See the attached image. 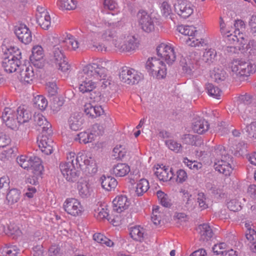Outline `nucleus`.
<instances>
[{"label": "nucleus", "mask_w": 256, "mask_h": 256, "mask_svg": "<svg viewBox=\"0 0 256 256\" xmlns=\"http://www.w3.org/2000/svg\"><path fill=\"white\" fill-rule=\"evenodd\" d=\"M59 8L62 10H72L76 6V0H61L58 3Z\"/></svg>", "instance_id": "42"}, {"label": "nucleus", "mask_w": 256, "mask_h": 256, "mask_svg": "<svg viewBox=\"0 0 256 256\" xmlns=\"http://www.w3.org/2000/svg\"><path fill=\"white\" fill-rule=\"evenodd\" d=\"M146 68L150 74L158 79L164 78L166 74V65H161L160 66L158 65H146Z\"/></svg>", "instance_id": "22"}, {"label": "nucleus", "mask_w": 256, "mask_h": 256, "mask_svg": "<svg viewBox=\"0 0 256 256\" xmlns=\"http://www.w3.org/2000/svg\"><path fill=\"white\" fill-rule=\"evenodd\" d=\"M201 240H208L212 236V231L210 226L206 224H200L196 228Z\"/></svg>", "instance_id": "26"}, {"label": "nucleus", "mask_w": 256, "mask_h": 256, "mask_svg": "<svg viewBox=\"0 0 256 256\" xmlns=\"http://www.w3.org/2000/svg\"><path fill=\"white\" fill-rule=\"evenodd\" d=\"M32 54L30 56V60L32 64H35V62H40L42 59L44 54L42 46H34L32 49Z\"/></svg>", "instance_id": "35"}, {"label": "nucleus", "mask_w": 256, "mask_h": 256, "mask_svg": "<svg viewBox=\"0 0 256 256\" xmlns=\"http://www.w3.org/2000/svg\"><path fill=\"white\" fill-rule=\"evenodd\" d=\"M4 232L8 235L20 236L22 234L18 226L14 223H10Z\"/></svg>", "instance_id": "51"}, {"label": "nucleus", "mask_w": 256, "mask_h": 256, "mask_svg": "<svg viewBox=\"0 0 256 256\" xmlns=\"http://www.w3.org/2000/svg\"><path fill=\"white\" fill-rule=\"evenodd\" d=\"M102 38L106 41H112L117 50L120 52H130L138 47V40L134 36L128 34H116L114 30H108L102 34Z\"/></svg>", "instance_id": "3"}, {"label": "nucleus", "mask_w": 256, "mask_h": 256, "mask_svg": "<svg viewBox=\"0 0 256 256\" xmlns=\"http://www.w3.org/2000/svg\"><path fill=\"white\" fill-rule=\"evenodd\" d=\"M16 150V148H10L6 150H3L0 153V160L6 161L14 157Z\"/></svg>", "instance_id": "50"}, {"label": "nucleus", "mask_w": 256, "mask_h": 256, "mask_svg": "<svg viewBox=\"0 0 256 256\" xmlns=\"http://www.w3.org/2000/svg\"><path fill=\"white\" fill-rule=\"evenodd\" d=\"M37 65H2L6 74L14 73L24 84H30L38 74Z\"/></svg>", "instance_id": "5"}, {"label": "nucleus", "mask_w": 256, "mask_h": 256, "mask_svg": "<svg viewBox=\"0 0 256 256\" xmlns=\"http://www.w3.org/2000/svg\"><path fill=\"white\" fill-rule=\"evenodd\" d=\"M231 162L232 158L230 156H222L220 160L215 162L214 168L216 170L226 176H230L233 170Z\"/></svg>", "instance_id": "13"}, {"label": "nucleus", "mask_w": 256, "mask_h": 256, "mask_svg": "<svg viewBox=\"0 0 256 256\" xmlns=\"http://www.w3.org/2000/svg\"><path fill=\"white\" fill-rule=\"evenodd\" d=\"M227 248V244L224 242H220L214 245L212 248L213 252L216 254H222L223 256Z\"/></svg>", "instance_id": "58"}, {"label": "nucleus", "mask_w": 256, "mask_h": 256, "mask_svg": "<svg viewBox=\"0 0 256 256\" xmlns=\"http://www.w3.org/2000/svg\"><path fill=\"white\" fill-rule=\"evenodd\" d=\"M68 124L71 130H78L82 128L84 118L80 114H74L68 119Z\"/></svg>", "instance_id": "23"}, {"label": "nucleus", "mask_w": 256, "mask_h": 256, "mask_svg": "<svg viewBox=\"0 0 256 256\" xmlns=\"http://www.w3.org/2000/svg\"><path fill=\"white\" fill-rule=\"evenodd\" d=\"M235 30L234 32V34H240L242 33L245 28V24L243 20H235L234 24Z\"/></svg>", "instance_id": "60"}, {"label": "nucleus", "mask_w": 256, "mask_h": 256, "mask_svg": "<svg viewBox=\"0 0 256 256\" xmlns=\"http://www.w3.org/2000/svg\"><path fill=\"white\" fill-rule=\"evenodd\" d=\"M38 144L41 151L46 154H50L53 152V141L46 135H42L38 140Z\"/></svg>", "instance_id": "18"}, {"label": "nucleus", "mask_w": 256, "mask_h": 256, "mask_svg": "<svg viewBox=\"0 0 256 256\" xmlns=\"http://www.w3.org/2000/svg\"><path fill=\"white\" fill-rule=\"evenodd\" d=\"M20 192L17 189L10 190L6 194V200L8 204L12 205L18 202L20 199Z\"/></svg>", "instance_id": "37"}, {"label": "nucleus", "mask_w": 256, "mask_h": 256, "mask_svg": "<svg viewBox=\"0 0 256 256\" xmlns=\"http://www.w3.org/2000/svg\"><path fill=\"white\" fill-rule=\"evenodd\" d=\"M18 40L24 44H28L32 40V32L26 25L20 24L14 32Z\"/></svg>", "instance_id": "16"}, {"label": "nucleus", "mask_w": 256, "mask_h": 256, "mask_svg": "<svg viewBox=\"0 0 256 256\" xmlns=\"http://www.w3.org/2000/svg\"><path fill=\"white\" fill-rule=\"evenodd\" d=\"M182 162L186 166L194 172H197L202 168L201 162L189 160L187 158H184Z\"/></svg>", "instance_id": "49"}, {"label": "nucleus", "mask_w": 256, "mask_h": 256, "mask_svg": "<svg viewBox=\"0 0 256 256\" xmlns=\"http://www.w3.org/2000/svg\"><path fill=\"white\" fill-rule=\"evenodd\" d=\"M114 210L120 213L128 209L130 202L126 196L120 195L116 196L112 201Z\"/></svg>", "instance_id": "17"}, {"label": "nucleus", "mask_w": 256, "mask_h": 256, "mask_svg": "<svg viewBox=\"0 0 256 256\" xmlns=\"http://www.w3.org/2000/svg\"><path fill=\"white\" fill-rule=\"evenodd\" d=\"M246 128L249 136L256 140V121L252 122Z\"/></svg>", "instance_id": "64"}, {"label": "nucleus", "mask_w": 256, "mask_h": 256, "mask_svg": "<svg viewBox=\"0 0 256 256\" xmlns=\"http://www.w3.org/2000/svg\"><path fill=\"white\" fill-rule=\"evenodd\" d=\"M148 172V168L145 164L140 161L136 162L134 169L133 173L136 178L144 176Z\"/></svg>", "instance_id": "39"}, {"label": "nucleus", "mask_w": 256, "mask_h": 256, "mask_svg": "<svg viewBox=\"0 0 256 256\" xmlns=\"http://www.w3.org/2000/svg\"><path fill=\"white\" fill-rule=\"evenodd\" d=\"M63 49V46L60 42L58 44L54 46L50 58L52 62L54 64H68V59L62 52Z\"/></svg>", "instance_id": "15"}, {"label": "nucleus", "mask_w": 256, "mask_h": 256, "mask_svg": "<svg viewBox=\"0 0 256 256\" xmlns=\"http://www.w3.org/2000/svg\"><path fill=\"white\" fill-rule=\"evenodd\" d=\"M11 139L6 132H0V148H4L10 144Z\"/></svg>", "instance_id": "59"}, {"label": "nucleus", "mask_w": 256, "mask_h": 256, "mask_svg": "<svg viewBox=\"0 0 256 256\" xmlns=\"http://www.w3.org/2000/svg\"><path fill=\"white\" fill-rule=\"evenodd\" d=\"M130 170V167L128 164L118 163L113 166L112 173L116 177H123L127 175Z\"/></svg>", "instance_id": "24"}, {"label": "nucleus", "mask_w": 256, "mask_h": 256, "mask_svg": "<svg viewBox=\"0 0 256 256\" xmlns=\"http://www.w3.org/2000/svg\"><path fill=\"white\" fill-rule=\"evenodd\" d=\"M100 182L102 188L108 191L114 190L118 184V182L114 178L104 175L101 176Z\"/></svg>", "instance_id": "27"}, {"label": "nucleus", "mask_w": 256, "mask_h": 256, "mask_svg": "<svg viewBox=\"0 0 256 256\" xmlns=\"http://www.w3.org/2000/svg\"><path fill=\"white\" fill-rule=\"evenodd\" d=\"M227 36L230 37V39L232 38L234 42H236V44L240 46H238L239 50L244 48V46L248 42V40L245 38L243 33H241L240 34L234 35L230 34H227Z\"/></svg>", "instance_id": "40"}, {"label": "nucleus", "mask_w": 256, "mask_h": 256, "mask_svg": "<svg viewBox=\"0 0 256 256\" xmlns=\"http://www.w3.org/2000/svg\"><path fill=\"white\" fill-rule=\"evenodd\" d=\"M16 112L18 118V125L20 124L28 122L32 118V113L29 110L25 108L24 106H19Z\"/></svg>", "instance_id": "28"}, {"label": "nucleus", "mask_w": 256, "mask_h": 256, "mask_svg": "<svg viewBox=\"0 0 256 256\" xmlns=\"http://www.w3.org/2000/svg\"><path fill=\"white\" fill-rule=\"evenodd\" d=\"M159 210L158 206H154L152 209V220L155 225L160 224L161 221V214Z\"/></svg>", "instance_id": "55"}, {"label": "nucleus", "mask_w": 256, "mask_h": 256, "mask_svg": "<svg viewBox=\"0 0 256 256\" xmlns=\"http://www.w3.org/2000/svg\"><path fill=\"white\" fill-rule=\"evenodd\" d=\"M59 42L63 46L64 50L71 48L76 50L78 48V42L72 36H70L68 38H62L60 40Z\"/></svg>", "instance_id": "31"}, {"label": "nucleus", "mask_w": 256, "mask_h": 256, "mask_svg": "<svg viewBox=\"0 0 256 256\" xmlns=\"http://www.w3.org/2000/svg\"><path fill=\"white\" fill-rule=\"evenodd\" d=\"M177 30L182 34L187 36L188 37L192 36L196 32V28L193 26L186 25L179 26L177 28Z\"/></svg>", "instance_id": "44"}, {"label": "nucleus", "mask_w": 256, "mask_h": 256, "mask_svg": "<svg viewBox=\"0 0 256 256\" xmlns=\"http://www.w3.org/2000/svg\"><path fill=\"white\" fill-rule=\"evenodd\" d=\"M150 188L148 181L144 178L140 179L136 183L135 193L138 196H141L146 192Z\"/></svg>", "instance_id": "32"}, {"label": "nucleus", "mask_w": 256, "mask_h": 256, "mask_svg": "<svg viewBox=\"0 0 256 256\" xmlns=\"http://www.w3.org/2000/svg\"><path fill=\"white\" fill-rule=\"evenodd\" d=\"M144 230L143 228L138 226L130 228V234L134 240L142 242L144 240Z\"/></svg>", "instance_id": "33"}, {"label": "nucleus", "mask_w": 256, "mask_h": 256, "mask_svg": "<svg viewBox=\"0 0 256 256\" xmlns=\"http://www.w3.org/2000/svg\"><path fill=\"white\" fill-rule=\"evenodd\" d=\"M245 227L246 228V237L248 240L252 244L256 243V231L252 228L251 225L248 223L245 224Z\"/></svg>", "instance_id": "45"}, {"label": "nucleus", "mask_w": 256, "mask_h": 256, "mask_svg": "<svg viewBox=\"0 0 256 256\" xmlns=\"http://www.w3.org/2000/svg\"><path fill=\"white\" fill-rule=\"evenodd\" d=\"M75 140L84 144L92 142L94 141L92 136L90 135V133L86 132H82L78 134L75 138Z\"/></svg>", "instance_id": "47"}, {"label": "nucleus", "mask_w": 256, "mask_h": 256, "mask_svg": "<svg viewBox=\"0 0 256 256\" xmlns=\"http://www.w3.org/2000/svg\"><path fill=\"white\" fill-rule=\"evenodd\" d=\"M238 110L241 116L245 120L250 116L252 106L246 104L244 102H240L238 106Z\"/></svg>", "instance_id": "43"}, {"label": "nucleus", "mask_w": 256, "mask_h": 256, "mask_svg": "<svg viewBox=\"0 0 256 256\" xmlns=\"http://www.w3.org/2000/svg\"><path fill=\"white\" fill-rule=\"evenodd\" d=\"M36 20L39 25L44 30H48L51 24V19L48 12L36 14Z\"/></svg>", "instance_id": "30"}, {"label": "nucleus", "mask_w": 256, "mask_h": 256, "mask_svg": "<svg viewBox=\"0 0 256 256\" xmlns=\"http://www.w3.org/2000/svg\"><path fill=\"white\" fill-rule=\"evenodd\" d=\"M227 206L228 208L233 212L238 211L241 209V206L236 199L232 200L227 203Z\"/></svg>", "instance_id": "62"}, {"label": "nucleus", "mask_w": 256, "mask_h": 256, "mask_svg": "<svg viewBox=\"0 0 256 256\" xmlns=\"http://www.w3.org/2000/svg\"><path fill=\"white\" fill-rule=\"evenodd\" d=\"M84 110L86 115L92 118L100 116L104 113V110L100 106H94L90 102L84 105Z\"/></svg>", "instance_id": "21"}, {"label": "nucleus", "mask_w": 256, "mask_h": 256, "mask_svg": "<svg viewBox=\"0 0 256 256\" xmlns=\"http://www.w3.org/2000/svg\"><path fill=\"white\" fill-rule=\"evenodd\" d=\"M16 160L21 168L32 174L27 178V182L33 185L37 184L38 180L42 178L44 172L41 159L36 156L20 155L17 157Z\"/></svg>", "instance_id": "4"}, {"label": "nucleus", "mask_w": 256, "mask_h": 256, "mask_svg": "<svg viewBox=\"0 0 256 256\" xmlns=\"http://www.w3.org/2000/svg\"><path fill=\"white\" fill-rule=\"evenodd\" d=\"M106 70L100 65H84L78 74L81 82L79 90L83 94L92 92L101 80H104L103 84L106 85Z\"/></svg>", "instance_id": "2"}, {"label": "nucleus", "mask_w": 256, "mask_h": 256, "mask_svg": "<svg viewBox=\"0 0 256 256\" xmlns=\"http://www.w3.org/2000/svg\"><path fill=\"white\" fill-rule=\"evenodd\" d=\"M93 239L94 241L102 244H105L108 246H112L114 242L106 236L100 233H96L93 235Z\"/></svg>", "instance_id": "46"}, {"label": "nucleus", "mask_w": 256, "mask_h": 256, "mask_svg": "<svg viewBox=\"0 0 256 256\" xmlns=\"http://www.w3.org/2000/svg\"><path fill=\"white\" fill-rule=\"evenodd\" d=\"M82 156H76L74 152H68L66 154V161L60 164V172L67 181L73 182L77 180L79 174L76 168L80 160H82Z\"/></svg>", "instance_id": "6"}, {"label": "nucleus", "mask_w": 256, "mask_h": 256, "mask_svg": "<svg viewBox=\"0 0 256 256\" xmlns=\"http://www.w3.org/2000/svg\"><path fill=\"white\" fill-rule=\"evenodd\" d=\"M206 88L208 94L210 96L216 99L220 98L222 92L218 88L214 86L212 84H206Z\"/></svg>", "instance_id": "48"}, {"label": "nucleus", "mask_w": 256, "mask_h": 256, "mask_svg": "<svg viewBox=\"0 0 256 256\" xmlns=\"http://www.w3.org/2000/svg\"><path fill=\"white\" fill-rule=\"evenodd\" d=\"M113 152L116 158L122 159L126 156V150L124 146L120 144L114 148Z\"/></svg>", "instance_id": "54"}, {"label": "nucleus", "mask_w": 256, "mask_h": 256, "mask_svg": "<svg viewBox=\"0 0 256 256\" xmlns=\"http://www.w3.org/2000/svg\"><path fill=\"white\" fill-rule=\"evenodd\" d=\"M175 10L177 14L184 18H186L194 12V6L190 2L179 0L175 5Z\"/></svg>", "instance_id": "14"}, {"label": "nucleus", "mask_w": 256, "mask_h": 256, "mask_svg": "<svg viewBox=\"0 0 256 256\" xmlns=\"http://www.w3.org/2000/svg\"><path fill=\"white\" fill-rule=\"evenodd\" d=\"M77 188L80 196L82 198H88L92 192L90 184L86 182H78Z\"/></svg>", "instance_id": "29"}, {"label": "nucleus", "mask_w": 256, "mask_h": 256, "mask_svg": "<svg viewBox=\"0 0 256 256\" xmlns=\"http://www.w3.org/2000/svg\"><path fill=\"white\" fill-rule=\"evenodd\" d=\"M188 178L187 173L184 170L180 169L176 172V181L178 184H182L185 182Z\"/></svg>", "instance_id": "57"}, {"label": "nucleus", "mask_w": 256, "mask_h": 256, "mask_svg": "<svg viewBox=\"0 0 256 256\" xmlns=\"http://www.w3.org/2000/svg\"><path fill=\"white\" fill-rule=\"evenodd\" d=\"M157 56H150L144 59L142 63L146 64H172L173 62L180 64H200L214 63L216 60V54L214 50H209L204 52L202 58L198 53L190 52L187 58L182 56H178V58L174 47L170 44L162 43L156 48Z\"/></svg>", "instance_id": "1"}, {"label": "nucleus", "mask_w": 256, "mask_h": 256, "mask_svg": "<svg viewBox=\"0 0 256 256\" xmlns=\"http://www.w3.org/2000/svg\"><path fill=\"white\" fill-rule=\"evenodd\" d=\"M228 72L230 80L242 81L256 72V65H231Z\"/></svg>", "instance_id": "7"}, {"label": "nucleus", "mask_w": 256, "mask_h": 256, "mask_svg": "<svg viewBox=\"0 0 256 256\" xmlns=\"http://www.w3.org/2000/svg\"><path fill=\"white\" fill-rule=\"evenodd\" d=\"M166 144L169 149L176 152H178L181 150V144L173 140H167Z\"/></svg>", "instance_id": "61"}, {"label": "nucleus", "mask_w": 256, "mask_h": 256, "mask_svg": "<svg viewBox=\"0 0 256 256\" xmlns=\"http://www.w3.org/2000/svg\"><path fill=\"white\" fill-rule=\"evenodd\" d=\"M104 132V128L102 126L98 124H94L90 128V134L94 140L96 137L102 136Z\"/></svg>", "instance_id": "52"}, {"label": "nucleus", "mask_w": 256, "mask_h": 256, "mask_svg": "<svg viewBox=\"0 0 256 256\" xmlns=\"http://www.w3.org/2000/svg\"><path fill=\"white\" fill-rule=\"evenodd\" d=\"M138 24L141 28L146 32H150L154 29V18H152L146 11L140 10L137 14Z\"/></svg>", "instance_id": "11"}, {"label": "nucleus", "mask_w": 256, "mask_h": 256, "mask_svg": "<svg viewBox=\"0 0 256 256\" xmlns=\"http://www.w3.org/2000/svg\"><path fill=\"white\" fill-rule=\"evenodd\" d=\"M118 77L120 82L130 85L138 84L141 79L138 72L126 66H124L120 69Z\"/></svg>", "instance_id": "10"}, {"label": "nucleus", "mask_w": 256, "mask_h": 256, "mask_svg": "<svg viewBox=\"0 0 256 256\" xmlns=\"http://www.w3.org/2000/svg\"><path fill=\"white\" fill-rule=\"evenodd\" d=\"M209 124L207 121L202 118H196L192 126L193 131L198 134H202L208 130Z\"/></svg>", "instance_id": "25"}, {"label": "nucleus", "mask_w": 256, "mask_h": 256, "mask_svg": "<svg viewBox=\"0 0 256 256\" xmlns=\"http://www.w3.org/2000/svg\"><path fill=\"white\" fill-rule=\"evenodd\" d=\"M2 50L4 54L2 64H18L22 62L21 52L16 47L4 44L2 45Z\"/></svg>", "instance_id": "9"}, {"label": "nucleus", "mask_w": 256, "mask_h": 256, "mask_svg": "<svg viewBox=\"0 0 256 256\" xmlns=\"http://www.w3.org/2000/svg\"><path fill=\"white\" fill-rule=\"evenodd\" d=\"M94 216L98 220H102L107 218L109 216L108 208L106 206H102L101 205H96L94 208Z\"/></svg>", "instance_id": "34"}, {"label": "nucleus", "mask_w": 256, "mask_h": 256, "mask_svg": "<svg viewBox=\"0 0 256 256\" xmlns=\"http://www.w3.org/2000/svg\"><path fill=\"white\" fill-rule=\"evenodd\" d=\"M206 188L210 193L214 196H220L223 192V186L216 182L208 184Z\"/></svg>", "instance_id": "38"}, {"label": "nucleus", "mask_w": 256, "mask_h": 256, "mask_svg": "<svg viewBox=\"0 0 256 256\" xmlns=\"http://www.w3.org/2000/svg\"><path fill=\"white\" fill-rule=\"evenodd\" d=\"M64 211L74 218L82 216L84 213L85 208L82 202L74 198H67L63 203Z\"/></svg>", "instance_id": "8"}, {"label": "nucleus", "mask_w": 256, "mask_h": 256, "mask_svg": "<svg viewBox=\"0 0 256 256\" xmlns=\"http://www.w3.org/2000/svg\"><path fill=\"white\" fill-rule=\"evenodd\" d=\"M156 195L162 205L165 207H168L170 206V200L166 194L162 191L159 190L157 192Z\"/></svg>", "instance_id": "53"}, {"label": "nucleus", "mask_w": 256, "mask_h": 256, "mask_svg": "<svg viewBox=\"0 0 256 256\" xmlns=\"http://www.w3.org/2000/svg\"><path fill=\"white\" fill-rule=\"evenodd\" d=\"M19 249L16 246H10L4 248L3 252L6 256H17Z\"/></svg>", "instance_id": "56"}, {"label": "nucleus", "mask_w": 256, "mask_h": 256, "mask_svg": "<svg viewBox=\"0 0 256 256\" xmlns=\"http://www.w3.org/2000/svg\"><path fill=\"white\" fill-rule=\"evenodd\" d=\"M34 103L35 107L42 110H44L48 104L47 100L42 95H38L34 96Z\"/></svg>", "instance_id": "41"}, {"label": "nucleus", "mask_w": 256, "mask_h": 256, "mask_svg": "<svg viewBox=\"0 0 256 256\" xmlns=\"http://www.w3.org/2000/svg\"><path fill=\"white\" fill-rule=\"evenodd\" d=\"M34 120L36 124L41 128L42 130H46L50 126L46 118L41 114H36Z\"/></svg>", "instance_id": "36"}, {"label": "nucleus", "mask_w": 256, "mask_h": 256, "mask_svg": "<svg viewBox=\"0 0 256 256\" xmlns=\"http://www.w3.org/2000/svg\"><path fill=\"white\" fill-rule=\"evenodd\" d=\"M2 118L6 125L12 130L18 128V121L16 111L10 108H6L4 110Z\"/></svg>", "instance_id": "12"}, {"label": "nucleus", "mask_w": 256, "mask_h": 256, "mask_svg": "<svg viewBox=\"0 0 256 256\" xmlns=\"http://www.w3.org/2000/svg\"><path fill=\"white\" fill-rule=\"evenodd\" d=\"M160 10L163 16L168 17L172 13L170 6L166 2H164L160 6Z\"/></svg>", "instance_id": "63"}, {"label": "nucleus", "mask_w": 256, "mask_h": 256, "mask_svg": "<svg viewBox=\"0 0 256 256\" xmlns=\"http://www.w3.org/2000/svg\"><path fill=\"white\" fill-rule=\"evenodd\" d=\"M155 174L160 181L168 182L171 180L174 174L171 168L163 165H157Z\"/></svg>", "instance_id": "20"}, {"label": "nucleus", "mask_w": 256, "mask_h": 256, "mask_svg": "<svg viewBox=\"0 0 256 256\" xmlns=\"http://www.w3.org/2000/svg\"><path fill=\"white\" fill-rule=\"evenodd\" d=\"M210 76L212 80L217 83L224 81L228 78L226 72L220 66H217L210 70Z\"/></svg>", "instance_id": "19"}]
</instances>
